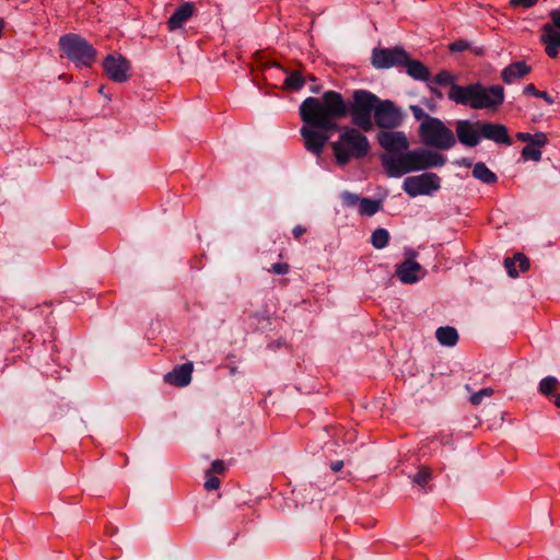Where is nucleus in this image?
<instances>
[{"instance_id":"17","label":"nucleus","mask_w":560,"mask_h":560,"mask_svg":"<svg viewBox=\"0 0 560 560\" xmlns=\"http://www.w3.org/2000/svg\"><path fill=\"white\" fill-rule=\"evenodd\" d=\"M480 132L481 139L491 140L498 144H512V140L509 136L508 128L502 124L481 121Z\"/></svg>"},{"instance_id":"1","label":"nucleus","mask_w":560,"mask_h":560,"mask_svg":"<svg viewBox=\"0 0 560 560\" xmlns=\"http://www.w3.org/2000/svg\"><path fill=\"white\" fill-rule=\"evenodd\" d=\"M299 112L303 121L300 132L305 149L320 156L330 133L339 127L338 120L349 115V106L341 93L329 90L320 97H306Z\"/></svg>"},{"instance_id":"2","label":"nucleus","mask_w":560,"mask_h":560,"mask_svg":"<svg viewBox=\"0 0 560 560\" xmlns=\"http://www.w3.org/2000/svg\"><path fill=\"white\" fill-rule=\"evenodd\" d=\"M447 96L456 104L469 106L472 109H497L504 102V89L498 84L490 86H483L480 83L452 84Z\"/></svg>"},{"instance_id":"3","label":"nucleus","mask_w":560,"mask_h":560,"mask_svg":"<svg viewBox=\"0 0 560 560\" xmlns=\"http://www.w3.org/2000/svg\"><path fill=\"white\" fill-rule=\"evenodd\" d=\"M336 131H339V136L331 143V150L339 166L347 165L351 160H361L369 154L371 144L364 131L351 126L338 127Z\"/></svg>"},{"instance_id":"41","label":"nucleus","mask_w":560,"mask_h":560,"mask_svg":"<svg viewBox=\"0 0 560 560\" xmlns=\"http://www.w3.org/2000/svg\"><path fill=\"white\" fill-rule=\"evenodd\" d=\"M305 233H306V228H304L303 225H296L292 230V234H293L295 240H300V237L302 235H304Z\"/></svg>"},{"instance_id":"9","label":"nucleus","mask_w":560,"mask_h":560,"mask_svg":"<svg viewBox=\"0 0 560 560\" xmlns=\"http://www.w3.org/2000/svg\"><path fill=\"white\" fill-rule=\"evenodd\" d=\"M381 164L388 177L398 178L415 172L412 150L409 149L398 154H382Z\"/></svg>"},{"instance_id":"8","label":"nucleus","mask_w":560,"mask_h":560,"mask_svg":"<svg viewBox=\"0 0 560 560\" xmlns=\"http://www.w3.org/2000/svg\"><path fill=\"white\" fill-rule=\"evenodd\" d=\"M373 120L383 130L396 129L404 121V112L393 101L380 98Z\"/></svg>"},{"instance_id":"34","label":"nucleus","mask_w":560,"mask_h":560,"mask_svg":"<svg viewBox=\"0 0 560 560\" xmlns=\"http://www.w3.org/2000/svg\"><path fill=\"white\" fill-rule=\"evenodd\" d=\"M434 82L439 85L451 84L453 82V75L448 71L443 70L435 75Z\"/></svg>"},{"instance_id":"22","label":"nucleus","mask_w":560,"mask_h":560,"mask_svg":"<svg viewBox=\"0 0 560 560\" xmlns=\"http://www.w3.org/2000/svg\"><path fill=\"white\" fill-rule=\"evenodd\" d=\"M504 267L510 277L516 278L521 272L528 270L529 260L524 254L517 253L504 259Z\"/></svg>"},{"instance_id":"12","label":"nucleus","mask_w":560,"mask_h":560,"mask_svg":"<svg viewBox=\"0 0 560 560\" xmlns=\"http://www.w3.org/2000/svg\"><path fill=\"white\" fill-rule=\"evenodd\" d=\"M415 172L441 167L445 165L447 159L444 154L430 148H419L412 150Z\"/></svg>"},{"instance_id":"31","label":"nucleus","mask_w":560,"mask_h":560,"mask_svg":"<svg viewBox=\"0 0 560 560\" xmlns=\"http://www.w3.org/2000/svg\"><path fill=\"white\" fill-rule=\"evenodd\" d=\"M493 394H494V390L491 387H486V388H482V389L474 393L470 396L469 401L471 402V405L478 406L482 402V399L485 397H491Z\"/></svg>"},{"instance_id":"43","label":"nucleus","mask_w":560,"mask_h":560,"mask_svg":"<svg viewBox=\"0 0 560 560\" xmlns=\"http://www.w3.org/2000/svg\"><path fill=\"white\" fill-rule=\"evenodd\" d=\"M343 467V462L342 460H336V462H332L331 465H330V468L337 472V471H340Z\"/></svg>"},{"instance_id":"23","label":"nucleus","mask_w":560,"mask_h":560,"mask_svg":"<svg viewBox=\"0 0 560 560\" xmlns=\"http://www.w3.org/2000/svg\"><path fill=\"white\" fill-rule=\"evenodd\" d=\"M407 69V73L416 80L428 81L430 78V72L428 68L418 60H411L408 57V61L402 65Z\"/></svg>"},{"instance_id":"14","label":"nucleus","mask_w":560,"mask_h":560,"mask_svg":"<svg viewBox=\"0 0 560 560\" xmlns=\"http://www.w3.org/2000/svg\"><path fill=\"white\" fill-rule=\"evenodd\" d=\"M380 145L385 150L384 154H398L409 149V140L405 132L383 130L377 135Z\"/></svg>"},{"instance_id":"16","label":"nucleus","mask_w":560,"mask_h":560,"mask_svg":"<svg viewBox=\"0 0 560 560\" xmlns=\"http://www.w3.org/2000/svg\"><path fill=\"white\" fill-rule=\"evenodd\" d=\"M425 270L413 258H407L397 266L396 276L406 284H412L421 280Z\"/></svg>"},{"instance_id":"18","label":"nucleus","mask_w":560,"mask_h":560,"mask_svg":"<svg viewBox=\"0 0 560 560\" xmlns=\"http://www.w3.org/2000/svg\"><path fill=\"white\" fill-rule=\"evenodd\" d=\"M194 365L191 362H186L177 365L173 371L164 375V382L177 387H185L191 382V374Z\"/></svg>"},{"instance_id":"40","label":"nucleus","mask_w":560,"mask_h":560,"mask_svg":"<svg viewBox=\"0 0 560 560\" xmlns=\"http://www.w3.org/2000/svg\"><path fill=\"white\" fill-rule=\"evenodd\" d=\"M516 139L522 142L532 143V141L536 140V133L532 135L529 132H517Z\"/></svg>"},{"instance_id":"36","label":"nucleus","mask_w":560,"mask_h":560,"mask_svg":"<svg viewBox=\"0 0 560 560\" xmlns=\"http://www.w3.org/2000/svg\"><path fill=\"white\" fill-rule=\"evenodd\" d=\"M468 47H469L468 42L463 40V39L456 40V42L450 44V46H448L450 50L453 52L465 51L468 49Z\"/></svg>"},{"instance_id":"28","label":"nucleus","mask_w":560,"mask_h":560,"mask_svg":"<svg viewBox=\"0 0 560 560\" xmlns=\"http://www.w3.org/2000/svg\"><path fill=\"white\" fill-rule=\"evenodd\" d=\"M389 242V233L386 229H376L371 236V243L376 249L385 248Z\"/></svg>"},{"instance_id":"27","label":"nucleus","mask_w":560,"mask_h":560,"mask_svg":"<svg viewBox=\"0 0 560 560\" xmlns=\"http://www.w3.org/2000/svg\"><path fill=\"white\" fill-rule=\"evenodd\" d=\"M381 209V201L361 198L358 210L361 215L372 217Z\"/></svg>"},{"instance_id":"11","label":"nucleus","mask_w":560,"mask_h":560,"mask_svg":"<svg viewBox=\"0 0 560 560\" xmlns=\"http://www.w3.org/2000/svg\"><path fill=\"white\" fill-rule=\"evenodd\" d=\"M408 61V54L400 47L375 48L372 52V65L377 69L402 67Z\"/></svg>"},{"instance_id":"32","label":"nucleus","mask_w":560,"mask_h":560,"mask_svg":"<svg viewBox=\"0 0 560 560\" xmlns=\"http://www.w3.org/2000/svg\"><path fill=\"white\" fill-rule=\"evenodd\" d=\"M205 476H206V481H205L203 487L207 491H212V490L219 489L221 481L217 476L211 475L210 472H205Z\"/></svg>"},{"instance_id":"19","label":"nucleus","mask_w":560,"mask_h":560,"mask_svg":"<svg viewBox=\"0 0 560 560\" xmlns=\"http://www.w3.org/2000/svg\"><path fill=\"white\" fill-rule=\"evenodd\" d=\"M532 72V67L525 61H514L501 71V80L505 84H513Z\"/></svg>"},{"instance_id":"42","label":"nucleus","mask_w":560,"mask_h":560,"mask_svg":"<svg viewBox=\"0 0 560 560\" xmlns=\"http://www.w3.org/2000/svg\"><path fill=\"white\" fill-rule=\"evenodd\" d=\"M538 98H542L549 105L555 103V100L545 91H540Z\"/></svg>"},{"instance_id":"29","label":"nucleus","mask_w":560,"mask_h":560,"mask_svg":"<svg viewBox=\"0 0 560 560\" xmlns=\"http://www.w3.org/2000/svg\"><path fill=\"white\" fill-rule=\"evenodd\" d=\"M305 84V79L303 78L302 73L298 70H294L290 73H288L284 85L293 91L301 90Z\"/></svg>"},{"instance_id":"10","label":"nucleus","mask_w":560,"mask_h":560,"mask_svg":"<svg viewBox=\"0 0 560 560\" xmlns=\"http://www.w3.org/2000/svg\"><path fill=\"white\" fill-rule=\"evenodd\" d=\"M549 18L550 23L542 26L540 40L547 56L555 59L559 56L560 49V9L550 11Z\"/></svg>"},{"instance_id":"37","label":"nucleus","mask_w":560,"mask_h":560,"mask_svg":"<svg viewBox=\"0 0 560 560\" xmlns=\"http://www.w3.org/2000/svg\"><path fill=\"white\" fill-rule=\"evenodd\" d=\"M290 266L287 262H276L271 265L270 271L276 275H287Z\"/></svg>"},{"instance_id":"46","label":"nucleus","mask_w":560,"mask_h":560,"mask_svg":"<svg viewBox=\"0 0 560 560\" xmlns=\"http://www.w3.org/2000/svg\"><path fill=\"white\" fill-rule=\"evenodd\" d=\"M551 398H552L553 404H555L558 408H560V394H558V393H557V394H555L553 396H551Z\"/></svg>"},{"instance_id":"35","label":"nucleus","mask_w":560,"mask_h":560,"mask_svg":"<svg viewBox=\"0 0 560 560\" xmlns=\"http://www.w3.org/2000/svg\"><path fill=\"white\" fill-rule=\"evenodd\" d=\"M225 471V464L223 460L217 459L211 464V467L206 470V472H210L211 475H221Z\"/></svg>"},{"instance_id":"7","label":"nucleus","mask_w":560,"mask_h":560,"mask_svg":"<svg viewBox=\"0 0 560 560\" xmlns=\"http://www.w3.org/2000/svg\"><path fill=\"white\" fill-rule=\"evenodd\" d=\"M441 188V178L431 172L420 175L406 177L402 183V189L409 197L422 195H432Z\"/></svg>"},{"instance_id":"45","label":"nucleus","mask_w":560,"mask_h":560,"mask_svg":"<svg viewBox=\"0 0 560 560\" xmlns=\"http://www.w3.org/2000/svg\"><path fill=\"white\" fill-rule=\"evenodd\" d=\"M412 109H413V114H415L416 118H418V119H420V118L424 119V115H427V114H425V113H424L420 107H417V106H416V107H412Z\"/></svg>"},{"instance_id":"39","label":"nucleus","mask_w":560,"mask_h":560,"mask_svg":"<svg viewBox=\"0 0 560 560\" xmlns=\"http://www.w3.org/2000/svg\"><path fill=\"white\" fill-rule=\"evenodd\" d=\"M539 93L540 91L533 83L525 85L523 89V94L527 96L538 97Z\"/></svg>"},{"instance_id":"38","label":"nucleus","mask_w":560,"mask_h":560,"mask_svg":"<svg viewBox=\"0 0 560 560\" xmlns=\"http://www.w3.org/2000/svg\"><path fill=\"white\" fill-rule=\"evenodd\" d=\"M538 0H510V4L514 8H524L528 9L534 7Z\"/></svg>"},{"instance_id":"44","label":"nucleus","mask_w":560,"mask_h":560,"mask_svg":"<svg viewBox=\"0 0 560 560\" xmlns=\"http://www.w3.org/2000/svg\"><path fill=\"white\" fill-rule=\"evenodd\" d=\"M268 325H271V318L270 317H266V318H262L261 320H259V326L258 328L259 329H266Z\"/></svg>"},{"instance_id":"4","label":"nucleus","mask_w":560,"mask_h":560,"mask_svg":"<svg viewBox=\"0 0 560 560\" xmlns=\"http://www.w3.org/2000/svg\"><path fill=\"white\" fill-rule=\"evenodd\" d=\"M380 97L374 93L358 89L352 93V101L349 103V115L353 126L362 131L369 132L373 129V120Z\"/></svg>"},{"instance_id":"6","label":"nucleus","mask_w":560,"mask_h":560,"mask_svg":"<svg viewBox=\"0 0 560 560\" xmlns=\"http://www.w3.org/2000/svg\"><path fill=\"white\" fill-rule=\"evenodd\" d=\"M60 50L78 67H91L96 58L95 48L78 34H66L59 39Z\"/></svg>"},{"instance_id":"25","label":"nucleus","mask_w":560,"mask_h":560,"mask_svg":"<svg viewBox=\"0 0 560 560\" xmlns=\"http://www.w3.org/2000/svg\"><path fill=\"white\" fill-rule=\"evenodd\" d=\"M472 175L485 184H494L498 179L497 175L482 162L475 164Z\"/></svg>"},{"instance_id":"30","label":"nucleus","mask_w":560,"mask_h":560,"mask_svg":"<svg viewBox=\"0 0 560 560\" xmlns=\"http://www.w3.org/2000/svg\"><path fill=\"white\" fill-rule=\"evenodd\" d=\"M431 478V469L427 466H421L418 472L413 476L412 481L420 487H425Z\"/></svg>"},{"instance_id":"13","label":"nucleus","mask_w":560,"mask_h":560,"mask_svg":"<svg viewBox=\"0 0 560 560\" xmlns=\"http://www.w3.org/2000/svg\"><path fill=\"white\" fill-rule=\"evenodd\" d=\"M481 120L471 121L459 119L455 122V131L458 141L468 148L477 147L481 141L480 132Z\"/></svg>"},{"instance_id":"33","label":"nucleus","mask_w":560,"mask_h":560,"mask_svg":"<svg viewBox=\"0 0 560 560\" xmlns=\"http://www.w3.org/2000/svg\"><path fill=\"white\" fill-rule=\"evenodd\" d=\"M341 199L343 205L347 207H359V203L361 201V198L358 195L349 191H345L341 195Z\"/></svg>"},{"instance_id":"26","label":"nucleus","mask_w":560,"mask_h":560,"mask_svg":"<svg viewBox=\"0 0 560 560\" xmlns=\"http://www.w3.org/2000/svg\"><path fill=\"white\" fill-rule=\"evenodd\" d=\"M538 389L541 395L551 399V396L560 389V382L555 376H546L539 382Z\"/></svg>"},{"instance_id":"20","label":"nucleus","mask_w":560,"mask_h":560,"mask_svg":"<svg viewBox=\"0 0 560 560\" xmlns=\"http://www.w3.org/2000/svg\"><path fill=\"white\" fill-rule=\"evenodd\" d=\"M195 5L191 2H184L175 9L167 21L170 31L180 28L194 14Z\"/></svg>"},{"instance_id":"24","label":"nucleus","mask_w":560,"mask_h":560,"mask_svg":"<svg viewBox=\"0 0 560 560\" xmlns=\"http://www.w3.org/2000/svg\"><path fill=\"white\" fill-rule=\"evenodd\" d=\"M435 337L442 346L454 347L458 341V334L454 327H440L435 331Z\"/></svg>"},{"instance_id":"47","label":"nucleus","mask_w":560,"mask_h":560,"mask_svg":"<svg viewBox=\"0 0 560 560\" xmlns=\"http://www.w3.org/2000/svg\"><path fill=\"white\" fill-rule=\"evenodd\" d=\"M230 372H231V374L233 375V374H235L236 369H235V368H231Z\"/></svg>"},{"instance_id":"21","label":"nucleus","mask_w":560,"mask_h":560,"mask_svg":"<svg viewBox=\"0 0 560 560\" xmlns=\"http://www.w3.org/2000/svg\"><path fill=\"white\" fill-rule=\"evenodd\" d=\"M548 139L546 133L539 131L536 132V140L532 141V143H527L522 149V158L525 161H535L538 162L541 160V149L546 145Z\"/></svg>"},{"instance_id":"48","label":"nucleus","mask_w":560,"mask_h":560,"mask_svg":"<svg viewBox=\"0 0 560 560\" xmlns=\"http://www.w3.org/2000/svg\"><path fill=\"white\" fill-rule=\"evenodd\" d=\"M312 92L317 93L318 89L316 86H313Z\"/></svg>"},{"instance_id":"5","label":"nucleus","mask_w":560,"mask_h":560,"mask_svg":"<svg viewBox=\"0 0 560 560\" xmlns=\"http://www.w3.org/2000/svg\"><path fill=\"white\" fill-rule=\"evenodd\" d=\"M421 142L432 149L450 150L456 144L453 131L439 118L424 115L419 130Z\"/></svg>"},{"instance_id":"15","label":"nucleus","mask_w":560,"mask_h":560,"mask_svg":"<svg viewBox=\"0 0 560 560\" xmlns=\"http://www.w3.org/2000/svg\"><path fill=\"white\" fill-rule=\"evenodd\" d=\"M103 69L112 81L122 83L129 78L130 63L121 55H108L103 61Z\"/></svg>"}]
</instances>
